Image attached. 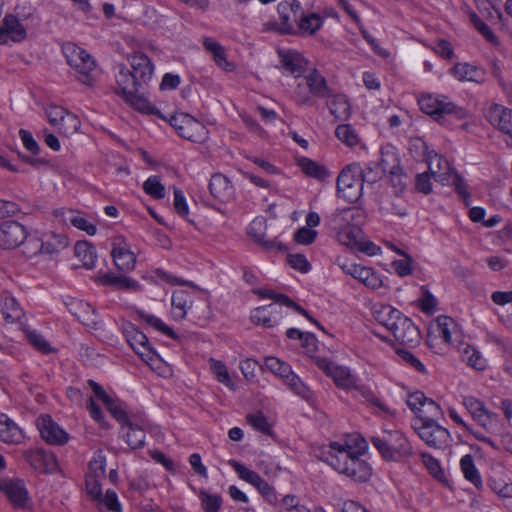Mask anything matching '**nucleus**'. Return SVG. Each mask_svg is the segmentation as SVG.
<instances>
[{
    "mask_svg": "<svg viewBox=\"0 0 512 512\" xmlns=\"http://www.w3.org/2000/svg\"><path fill=\"white\" fill-rule=\"evenodd\" d=\"M361 451L347 444L331 442L325 452V461L336 471L357 482H366L372 475L370 465L360 458Z\"/></svg>",
    "mask_w": 512,
    "mask_h": 512,
    "instance_id": "nucleus-1",
    "label": "nucleus"
},
{
    "mask_svg": "<svg viewBox=\"0 0 512 512\" xmlns=\"http://www.w3.org/2000/svg\"><path fill=\"white\" fill-rule=\"evenodd\" d=\"M138 78V75L129 66L120 65L115 75L116 94L141 113L158 114V110L143 95L148 84L141 82Z\"/></svg>",
    "mask_w": 512,
    "mask_h": 512,
    "instance_id": "nucleus-2",
    "label": "nucleus"
},
{
    "mask_svg": "<svg viewBox=\"0 0 512 512\" xmlns=\"http://www.w3.org/2000/svg\"><path fill=\"white\" fill-rule=\"evenodd\" d=\"M372 445L386 461H400L413 455V448L399 430L383 429L370 438Z\"/></svg>",
    "mask_w": 512,
    "mask_h": 512,
    "instance_id": "nucleus-3",
    "label": "nucleus"
},
{
    "mask_svg": "<svg viewBox=\"0 0 512 512\" xmlns=\"http://www.w3.org/2000/svg\"><path fill=\"white\" fill-rule=\"evenodd\" d=\"M62 50L77 79L84 85H93L97 77V64L93 57L74 43L65 44Z\"/></svg>",
    "mask_w": 512,
    "mask_h": 512,
    "instance_id": "nucleus-4",
    "label": "nucleus"
},
{
    "mask_svg": "<svg viewBox=\"0 0 512 512\" xmlns=\"http://www.w3.org/2000/svg\"><path fill=\"white\" fill-rule=\"evenodd\" d=\"M332 89L325 77L316 69H311L299 82L294 91L295 101L300 105H312V96L320 99L330 98Z\"/></svg>",
    "mask_w": 512,
    "mask_h": 512,
    "instance_id": "nucleus-5",
    "label": "nucleus"
},
{
    "mask_svg": "<svg viewBox=\"0 0 512 512\" xmlns=\"http://www.w3.org/2000/svg\"><path fill=\"white\" fill-rule=\"evenodd\" d=\"M418 104L424 113L438 122H442L446 116L450 115H454L457 119L466 117V111L463 108L456 106L443 95L423 94L419 97Z\"/></svg>",
    "mask_w": 512,
    "mask_h": 512,
    "instance_id": "nucleus-6",
    "label": "nucleus"
},
{
    "mask_svg": "<svg viewBox=\"0 0 512 512\" xmlns=\"http://www.w3.org/2000/svg\"><path fill=\"white\" fill-rule=\"evenodd\" d=\"M361 173V165L352 163L343 168L337 178L338 195L348 203H355L362 196Z\"/></svg>",
    "mask_w": 512,
    "mask_h": 512,
    "instance_id": "nucleus-7",
    "label": "nucleus"
},
{
    "mask_svg": "<svg viewBox=\"0 0 512 512\" xmlns=\"http://www.w3.org/2000/svg\"><path fill=\"white\" fill-rule=\"evenodd\" d=\"M123 332L127 342L141 359L153 370L159 369L161 359L150 345L147 336L131 323L124 326Z\"/></svg>",
    "mask_w": 512,
    "mask_h": 512,
    "instance_id": "nucleus-8",
    "label": "nucleus"
},
{
    "mask_svg": "<svg viewBox=\"0 0 512 512\" xmlns=\"http://www.w3.org/2000/svg\"><path fill=\"white\" fill-rule=\"evenodd\" d=\"M169 123L177 134L184 139L195 143H202L208 139V130L205 125L188 114L172 115Z\"/></svg>",
    "mask_w": 512,
    "mask_h": 512,
    "instance_id": "nucleus-9",
    "label": "nucleus"
},
{
    "mask_svg": "<svg viewBox=\"0 0 512 512\" xmlns=\"http://www.w3.org/2000/svg\"><path fill=\"white\" fill-rule=\"evenodd\" d=\"M228 464L242 480L253 485L268 503L275 505L278 502L274 487L265 481L257 472L248 469L246 466L234 459L229 460Z\"/></svg>",
    "mask_w": 512,
    "mask_h": 512,
    "instance_id": "nucleus-10",
    "label": "nucleus"
},
{
    "mask_svg": "<svg viewBox=\"0 0 512 512\" xmlns=\"http://www.w3.org/2000/svg\"><path fill=\"white\" fill-rule=\"evenodd\" d=\"M418 436L430 447L445 449L450 442V433L436 422H421L413 425Z\"/></svg>",
    "mask_w": 512,
    "mask_h": 512,
    "instance_id": "nucleus-11",
    "label": "nucleus"
},
{
    "mask_svg": "<svg viewBox=\"0 0 512 512\" xmlns=\"http://www.w3.org/2000/svg\"><path fill=\"white\" fill-rule=\"evenodd\" d=\"M316 365L330 377L337 387L350 390L356 387V377L350 370L323 357H314Z\"/></svg>",
    "mask_w": 512,
    "mask_h": 512,
    "instance_id": "nucleus-12",
    "label": "nucleus"
},
{
    "mask_svg": "<svg viewBox=\"0 0 512 512\" xmlns=\"http://www.w3.org/2000/svg\"><path fill=\"white\" fill-rule=\"evenodd\" d=\"M111 256L116 268L122 272H130L136 264V256L130 250L123 236H115L111 240Z\"/></svg>",
    "mask_w": 512,
    "mask_h": 512,
    "instance_id": "nucleus-13",
    "label": "nucleus"
},
{
    "mask_svg": "<svg viewBox=\"0 0 512 512\" xmlns=\"http://www.w3.org/2000/svg\"><path fill=\"white\" fill-rule=\"evenodd\" d=\"M484 116L493 127L512 138L511 109L497 103H490L484 109Z\"/></svg>",
    "mask_w": 512,
    "mask_h": 512,
    "instance_id": "nucleus-14",
    "label": "nucleus"
},
{
    "mask_svg": "<svg viewBox=\"0 0 512 512\" xmlns=\"http://www.w3.org/2000/svg\"><path fill=\"white\" fill-rule=\"evenodd\" d=\"M27 237L26 228L16 221H5L0 224V246L13 249L21 245Z\"/></svg>",
    "mask_w": 512,
    "mask_h": 512,
    "instance_id": "nucleus-15",
    "label": "nucleus"
},
{
    "mask_svg": "<svg viewBox=\"0 0 512 512\" xmlns=\"http://www.w3.org/2000/svg\"><path fill=\"white\" fill-rule=\"evenodd\" d=\"M26 36V29L20 19L14 14H6L0 26V45H6L9 41L22 42Z\"/></svg>",
    "mask_w": 512,
    "mask_h": 512,
    "instance_id": "nucleus-16",
    "label": "nucleus"
},
{
    "mask_svg": "<svg viewBox=\"0 0 512 512\" xmlns=\"http://www.w3.org/2000/svg\"><path fill=\"white\" fill-rule=\"evenodd\" d=\"M41 437L49 444L63 445L68 434L49 415H41L36 421Z\"/></svg>",
    "mask_w": 512,
    "mask_h": 512,
    "instance_id": "nucleus-17",
    "label": "nucleus"
},
{
    "mask_svg": "<svg viewBox=\"0 0 512 512\" xmlns=\"http://www.w3.org/2000/svg\"><path fill=\"white\" fill-rule=\"evenodd\" d=\"M277 11L281 25V31L287 34L296 33L294 24H298L300 14L302 12L301 5L298 1H284L278 4Z\"/></svg>",
    "mask_w": 512,
    "mask_h": 512,
    "instance_id": "nucleus-18",
    "label": "nucleus"
},
{
    "mask_svg": "<svg viewBox=\"0 0 512 512\" xmlns=\"http://www.w3.org/2000/svg\"><path fill=\"white\" fill-rule=\"evenodd\" d=\"M0 491L6 495L14 507L26 508L30 503L26 486L20 479H4Z\"/></svg>",
    "mask_w": 512,
    "mask_h": 512,
    "instance_id": "nucleus-19",
    "label": "nucleus"
},
{
    "mask_svg": "<svg viewBox=\"0 0 512 512\" xmlns=\"http://www.w3.org/2000/svg\"><path fill=\"white\" fill-rule=\"evenodd\" d=\"M211 195L222 203H229L235 199V188L230 179L221 173L213 174L209 182Z\"/></svg>",
    "mask_w": 512,
    "mask_h": 512,
    "instance_id": "nucleus-20",
    "label": "nucleus"
},
{
    "mask_svg": "<svg viewBox=\"0 0 512 512\" xmlns=\"http://www.w3.org/2000/svg\"><path fill=\"white\" fill-rule=\"evenodd\" d=\"M395 339L403 345L415 346L420 342L421 336L417 326L406 316L400 321L391 332Z\"/></svg>",
    "mask_w": 512,
    "mask_h": 512,
    "instance_id": "nucleus-21",
    "label": "nucleus"
},
{
    "mask_svg": "<svg viewBox=\"0 0 512 512\" xmlns=\"http://www.w3.org/2000/svg\"><path fill=\"white\" fill-rule=\"evenodd\" d=\"M280 58V68L284 72L299 77L305 71L307 62L304 57L295 50H278Z\"/></svg>",
    "mask_w": 512,
    "mask_h": 512,
    "instance_id": "nucleus-22",
    "label": "nucleus"
},
{
    "mask_svg": "<svg viewBox=\"0 0 512 512\" xmlns=\"http://www.w3.org/2000/svg\"><path fill=\"white\" fill-rule=\"evenodd\" d=\"M283 317L282 309L276 304H269L254 309L251 313V320L257 325L270 328L277 325Z\"/></svg>",
    "mask_w": 512,
    "mask_h": 512,
    "instance_id": "nucleus-23",
    "label": "nucleus"
},
{
    "mask_svg": "<svg viewBox=\"0 0 512 512\" xmlns=\"http://www.w3.org/2000/svg\"><path fill=\"white\" fill-rule=\"evenodd\" d=\"M69 311L85 326L95 328L98 315L91 305L82 300L73 299L67 304Z\"/></svg>",
    "mask_w": 512,
    "mask_h": 512,
    "instance_id": "nucleus-24",
    "label": "nucleus"
},
{
    "mask_svg": "<svg viewBox=\"0 0 512 512\" xmlns=\"http://www.w3.org/2000/svg\"><path fill=\"white\" fill-rule=\"evenodd\" d=\"M127 61L129 67L138 75V79L149 84L154 74V65L150 58L144 53L137 52L128 56Z\"/></svg>",
    "mask_w": 512,
    "mask_h": 512,
    "instance_id": "nucleus-25",
    "label": "nucleus"
},
{
    "mask_svg": "<svg viewBox=\"0 0 512 512\" xmlns=\"http://www.w3.org/2000/svg\"><path fill=\"white\" fill-rule=\"evenodd\" d=\"M254 293L262 299L274 300V302H275L274 304H276V305L280 304V305H285L287 307L293 308L295 311H297L298 313L305 316L307 319H309L311 322H313L320 329L323 330V327L314 318H312L305 309H303L300 305L293 302L285 294L277 293L276 291H274L272 289H264V288L255 289Z\"/></svg>",
    "mask_w": 512,
    "mask_h": 512,
    "instance_id": "nucleus-26",
    "label": "nucleus"
},
{
    "mask_svg": "<svg viewBox=\"0 0 512 512\" xmlns=\"http://www.w3.org/2000/svg\"><path fill=\"white\" fill-rule=\"evenodd\" d=\"M54 215L56 218H59L61 222H70L74 227L85 231L89 235H94L96 233V226L90 223L80 213H76L70 209L60 208L54 211Z\"/></svg>",
    "mask_w": 512,
    "mask_h": 512,
    "instance_id": "nucleus-27",
    "label": "nucleus"
},
{
    "mask_svg": "<svg viewBox=\"0 0 512 512\" xmlns=\"http://www.w3.org/2000/svg\"><path fill=\"white\" fill-rule=\"evenodd\" d=\"M204 49L213 56L216 65L226 72L235 70V65L226 58L225 48L216 40L210 37H204L202 41Z\"/></svg>",
    "mask_w": 512,
    "mask_h": 512,
    "instance_id": "nucleus-28",
    "label": "nucleus"
},
{
    "mask_svg": "<svg viewBox=\"0 0 512 512\" xmlns=\"http://www.w3.org/2000/svg\"><path fill=\"white\" fill-rule=\"evenodd\" d=\"M25 435L22 429L8 416H0V440L6 444H20Z\"/></svg>",
    "mask_w": 512,
    "mask_h": 512,
    "instance_id": "nucleus-29",
    "label": "nucleus"
},
{
    "mask_svg": "<svg viewBox=\"0 0 512 512\" xmlns=\"http://www.w3.org/2000/svg\"><path fill=\"white\" fill-rule=\"evenodd\" d=\"M451 73L458 81L482 83L485 78V73L482 69L466 62L454 65Z\"/></svg>",
    "mask_w": 512,
    "mask_h": 512,
    "instance_id": "nucleus-30",
    "label": "nucleus"
},
{
    "mask_svg": "<svg viewBox=\"0 0 512 512\" xmlns=\"http://www.w3.org/2000/svg\"><path fill=\"white\" fill-rule=\"evenodd\" d=\"M0 308L7 322L14 323L24 315L23 309L17 300L8 292L4 291L0 297Z\"/></svg>",
    "mask_w": 512,
    "mask_h": 512,
    "instance_id": "nucleus-31",
    "label": "nucleus"
},
{
    "mask_svg": "<svg viewBox=\"0 0 512 512\" xmlns=\"http://www.w3.org/2000/svg\"><path fill=\"white\" fill-rule=\"evenodd\" d=\"M263 224L264 221L261 219L254 220L249 227V235L267 251H285V245L277 238L266 239L263 234L257 232V230L261 229Z\"/></svg>",
    "mask_w": 512,
    "mask_h": 512,
    "instance_id": "nucleus-32",
    "label": "nucleus"
},
{
    "mask_svg": "<svg viewBox=\"0 0 512 512\" xmlns=\"http://www.w3.org/2000/svg\"><path fill=\"white\" fill-rule=\"evenodd\" d=\"M192 303L193 297L189 291L183 289L174 291L171 299L174 318L178 320L183 319L187 310L192 307Z\"/></svg>",
    "mask_w": 512,
    "mask_h": 512,
    "instance_id": "nucleus-33",
    "label": "nucleus"
},
{
    "mask_svg": "<svg viewBox=\"0 0 512 512\" xmlns=\"http://www.w3.org/2000/svg\"><path fill=\"white\" fill-rule=\"evenodd\" d=\"M326 106L335 118L340 120L347 119L351 114V107L347 97L343 94H335L332 91L330 98H324Z\"/></svg>",
    "mask_w": 512,
    "mask_h": 512,
    "instance_id": "nucleus-34",
    "label": "nucleus"
},
{
    "mask_svg": "<svg viewBox=\"0 0 512 512\" xmlns=\"http://www.w3.org/2000/svg\"><path fill=\"white\" fill-rule=\"evenodd\" d=\"M68 246V238L63 233L49 232L43 236L40 251L41 253L57 254Z\"/></svg>",
    "mask_w": 512,
    "mask_h": 512,
    "instance_id": "nucleus-35",
    "label": "nucleus"
},
{
    "mask_svg": "<svg viewBox=\"0 0 512 512\" xmlns=\"http://www.w3.org/2000/svg\"><path fill=\"white\" fill-rule=\"evenodd\" d=\"M451 172V166L445 158L438 154L430 158L429 173L436 181L442 184L448 183Z\"/></svg>",
    "mask_w": 512,
    "mask_h": 512,
    "instance_id": "nucleus-36",
    "label": "nucleus"
},
{
    "mask_svg": "<svg viewBox=\"0 0 512 512\" xmlns=\"http://www.w3.org/2000/svg\"><path fill=\"white\" fill-rule=\"evenodd\" d=\"M99 280L103 285L112 286L120 290L137 291L140 289V285L136 280L112 272L103 274L99 277Z\"/></svg>",
    "mask_w": 512,
    "mask_h": 512,
    "instance_id": "nucleus-37",
    "label": "nucleus"
},
{
    "mask_svg": "<svg viewBox=\"0 0 512 512\" xmlns=\"http://www.w3.org/2000/svg\"><path fill=\"white\" fill-rule=\"evenodd\" d=\"M374 316L381 325L392 332L403 315L399 310L390 305H382L374 310Z\"/></svg>",
    "mask_w": 512,
    "mask_h": 512,
    "instance_id": "nucleus-38",
    "label": "nucleus"
},
{
    "mask_svg": "<svg viewBox=\"0 0 512 512\" xmlns=\"http://www.w3.org/2000/svg\"><path fill=\"white\" fill-rule=\"evenodd\" d=\"M362 236V230L356 225H346L337 232L338 242L352 249L361 244Z\"/></svg>",
    "mask_w": 512,
    "mask_h": 512,
    "instance_id": "nucleus-39",
    "label": "nucleus"
},
{
    "mask_svg": "<svg viewBox=\"0 0 512 512\" xmlns=\"http://www.w3.org/2000/svg\"><path fill=\"white\" fill-rule=\"evenodd\" d=\"M460 353L462 361L465 362L471 368L479 371H483L486 368V359L473 346L463 344L460 347Z\"/></svg>",
    "mask_w": 512,
    "mask_h": 512,
    "instance_id": "nucleus-40",
    "label": "nucleus"
},
{
    "mask_svg": "<svg viewBox=\"0 0 512 512\" xmlns=\"http://www.w3.org/2000/svg\"><path fill=\"white\" fill-rule=\"evenodd\" d=\"M323 24L322 18L315 13L305 15L302 11L298 20L297 29L302 35H313Z\"/></svg>",
    "mask_w": 512,
    "mask_h": 512,
    "instance_id": "nucleus-41",
    "label": "nucleus"
},
{
    "mask_svg": "<svg viewBox=\"0 0 512 512\" xmlns=\"http://www.w3.org/2000/svg\"><path fill=\"white\" fill-rule=\"evenodd\" d=\"M460 468L466 480L471 482L478 489L482 487V478L475 466L472 455L466 454L461 458Z\"/></svg>",
    "mask_w": 512,
    "mask_h": 512,
    "instance_id": "nucleus-42",
    "label": "nucleus"
},
{
    "mask_svg": "<svg viewBox=\"0 0 512 512\" xmlns=\"http://www.w3.org/2000/svg\"><path fill=\"white\" fill-rule=\"evenodd\" d=\"M75 255L79 258V260L83 263L88 269L94 267L97 254L94 246L87 241H78L74 247Z\"/></svg>",
    "mask_w": 512,
    "mask_h": 512,
    "instance_id": "nucleus-43",
    "label": "nucleus"
},
{
    "mask_svg": "<svg viewBox=\"0 0 512 512\" xmlns=\"http://www.w3.org/2000/svg\"><path fill=\"white\" fill-rule=\"evenodd\" d=\"M352 277L371 289H377L382 286V280L380 277L369 267L359 265L354 271Z\"/></svg>",
    "mask_w": 512,
    "mask_h": 512,
    "instance_id": "nucleus-44",
    "label": "nucleus"
},
{
    "mask_svg": "<svg viewBox=\"0 0 512 512\" xmlns=\"http://www.w3.org/2000/svg\"><path fill=\"white\" fill-rule=\"evenodd\" d=\"M449 416L450 418L458 425L462 426L466 431H468L471 435H473L478 441L483 442L489 446H491L494 449H498L499 447L496 445L494 440L486 436L481 431L473 429L471 426H469L462 418L461 416L455 411V409H449Z\"/></svg>",
    "mask_w": 512,
    "mask_h": 512,
    "instance_id": "nucleus-45",
    "label": "nucleus"
},
{
    "mask_svg": "<svg viewBox=\"0 0 512 512\" xmlns=\"http://www.w3.org/2000/svg\"><path fill=\"white\" fill-rule=\"evenodd\" d=\"M122 429L127 430L125 432L126 442L132 449H138L144 446L145 432L142 427L130 422V424L125 425Z\"/></svg>",
    "mask_w": 512,
    "mask_h": 512,
    "instance_id": "nucleus-46",
    "label": "nucleus"
},
{
    "mask_svg": "<svg viewBox=\"0 0 512 512\" xmlns=\"http://www.w3.org/2000/svg\"><path fill=\"white\" fill-rule=\"evenodd\" d=\"M473 420L491 435L497 433L501 425L498 415L488 409L477 415Z\"/></svg>",
    "mask_w": 512,
    "mask_h": 512,
    "instance_id": "nucleus-47",
    "label": "nucleus"
},
{
    "mask_svg": "<svg viewBox=\"0 0 512 512\" xmlns=\"http://www.w3.org/2000/svg\"><path fill=\"white\" fill-rule=\"evenodd\" d=\"M443 416L441 407L432 399H428L424 407H421L418 413V419L415 423L421 422H436L437 419Z\"/></svg>",
    "mask_w": 512,
    "mask_h": 512,
    "instance_id": "nucleus-48",
    "label": "nucleus"
},
{
    "mask_svg": "<svg viewBox=\"0 0 512 512\" xmlns=\"http://www.w3.org/2000/svg\"><path fill=\"white\" fill-rule=\"evenodd\" d=\"M380 154L381 159L377 163V165L381 170V174L386 172L390 173L401 168L399 165V159L396 153L394 152L393 148L388 147L381 149Z\"/></svg>",
    "mask_w": 512,
    "mask_h": 512,
    "instance_id": "nucleus-49",
    "label": "nucleus"
},
{
    "mask_svg": "<svg viewBox=\"0 0 512 512\" xmlns=\"http://www.w3.org/2000/svg\"><path fill=\"white\" fill-rule=\"evenodd\" d=\"M436 329L439 334L445 341V343L452 342V335L457 332V324L455 321L448 316L441 315L436 320Z\"/></svg>",
    "mask_w": 512,
    "mask_h": 512,
    "instance_id": "nucleus-50",
    "label": "nucleus"
},
{
    "mask_svg": "<svg viewBox=\"0 0 512 512\" xmlns=\"http://www.w3.org/2000/svg\"><path fill=\"white\" fill-rule=\"evenodd\" d=\"M210 364V370L212 371L213 375L216 377V379L227 386L230 389H234V383L228 373L227 367L225 364L219 360H215L211 358L209 360Z\"/></svg>",
    "mask_w": 512,
    "mask_h": 512,
    "instance_id": "nucleus-51",
    "label": "nucleus"
},
{
    "mask_svg": "<svg viewBox=\"0 0 512 512\" xmlns=\"http://www.w3.org/2000/svg\"><path fill=\"white\" fill-rule=\"evenodd\" d=\"M470 20L474 28L492 45L499 46L498 37L493 33L490 27L484 23L481 18L474 12L470 14Z\"/></svg>",
    "mask_w": 512,
    "mask_h": 512,
    "instance_id": "nucleus-52",
    "label": "nucleus"
},
{
    "mask_svg": "<svg viewBox=\"0 0 512 512\" xmlns=\"http://www.w3.org/2000/svg\"><path fill=\"white\" fill-rule=\"evenodd\" d=\"M201 507L204 512H218L222 505V498L218 494H211L206 490L199 491Z\"/></svg>",
    "mask_w": 512,
    "mask_h": 512,
    "instance_id": "nucleus-53",
    "label": "nucleus"
},
{
    "mask_svg": "<svg viewBox=\"0 0 512 512\" xmlns=\"http://www.w3.org/2000/svg\"><path fill=\"white\" fill-rule=\"evenodd\" d=\"M299 166L306 175L316 178L318 180H323L327 176V170L323 166L319 165L317 162H314L308 158L300 159Z\"/></svg>",
    "mask_w": 512,
    "mask_h": 512,
    "instance_id": "nucleus-54",
    "label": "nucleus"
},
{
    "mask_svg": "<svg viewBox=\"0 0 512 512\" xmlns=\"http://www.w3.org/2000/svg\"><path fill=\"white\" fill-rule=\"evenodd\" d=\"M106 471V459L102 451H97L91 461L86 476L103 479Z\"/></svg>",
    "mask_w": 512,
    "mask_h": 512,
    "instance_id": "nucleus-55",
    "label": "nucleus"
},
{
    "mask_svg": "<svg viewBox=\"0 0 512 512\" xmlns=\"http://www.w3.org/2000/svg\"><path fill=\"white\" fill-rule=\"evenodd\" d=\"M336 137L347 146L353 147L359 143V137L350 124H341L335 130Z\"/></svg>",
    "mask_w": 512,
    "mask_h": 512,
    "instance_id": "nucleus-56",
    "label": "nucleus"
},
{
    "mask_svg": "<svg viewBox=\"0 0 512 512\" xmlns=\"http://www.w3.org/2000/svg\"><path fill=\"white\" fill-rule=\"evenodd\" d=\"M138 315L141 320L145 321L148 325L169 336L170 338L175 339L177 337L174 331L158 317L143 311H139Z\"/></svg>",
    "mask_w": 512,
    "mask_h": 512,
    "instance_id": "nucleus-57",
    "label": "nucleus"
},
{
    "mask_svg": "<svg viewBox=\"0 0 512 512\" xmlns=\"http://www.w3.org/2000/svg\"><path fill=\"white\" fill-rule=\"evenodd\" d=\"M265 366L269 371L281 377L284 381L292 372L291 367L287 363L276 357H267L265 359Z\"/></svg>",
    "mask_w": 512,
    "mask_h": 512,
    "instance_id": "nucleus-58",
    "label": "nucleus"
},
{
    "mask_svg": "<svg viewBox=\"0 0 512 512\" xmlns=\"http://www.w3.org/2000/svg\"><path fill=\"white\" fill-rule=\"evenodd\" d=\"M246 420L255 430L262 432L263 434H271V424L261 411L248 414L246 416Z\"/></svg>",
    "mask_w": 512,
    "mask_h": 512,
    "instance_id": "nucleus-59",
    "label": "nucleus"
},
{
    "mask_svg": "<svg viewBox=\"0 0 512 512\" xmlns=\"http://www.w3.org/2000/svg\"><path fill=\"white\" fill-rule=\"evenodd\" d=\"M143 190L155 199H162L165 196V187L158 176H151L143 183Z\"/></svg>",
    "mask_w": 512,
    "mask_h": 512,
    "instance_id": "nucleus-60",
    "label": "nucleus"
},
{
    "mask_svg": "<svg viewBox=\"0 0 512 512\" xmlns=\"http://www.w3.org/2000/svg\"><path fill=\"white\" fill-rule=\"evenodd\" d=\"M80 126L81 122L79 118L75 114L71 113L65 117L56 130L59 134L69 137L75 134L80 129Z\"/></svg>",
    "mask_w": 512,
    "mask_h": 512,
    "instance_id": "nucleus-61",
    "label": "nucleus"
},
{
    "mask_svg": "<svg viewBox=\"0 0 512 512\" xmlns=\"http://www.w3.org/2000/svg\"><path fill=\"white\" fill-rule=\"evenodd\" d=\"M105 406L112 416L122 425V428H124L125 425L130 424L131 420L120 402L112 398L105 404Z\"/></svg>",
    "mask_w": 512,
    "mask_h": 512,
    "instance_id": "nucleus-62",
    "label": "nucleus"
},
{
    "mask_svg": "<svg viewBox=\"0 0 512 512\" xmlns=\"http://www.w3.org/2000/svg\"><path fill=\"white\" fill-rule=\"evenodd\" d=\"M70 114L69 111L57 105H50L46 110L48 121L55 129H57L65 117Z\"/></svg>",
    "mask_w": 512,
    "mask_h": 512,
    "instance_id": "nucleus-63",
    "label": "nucleus"
},
{
    "mask_svg": "<svg viewBox=\"0 0 512 512\" xmlns=\"http://www.w3.org/2000/svg\"><path fill=\"white\" fill-rule=\"evenodd\" d=\"M462 404L470 413L472 418H475L477 415H479L480 413L487 409L484 402H482L481 400L472 395L463 396Z\"/></svg>",
    "mask_w": 512,
    "mask_h": 512,
    "instance_id": "nucleus-64",
    "label": "nucleus"
}]
</instances>
